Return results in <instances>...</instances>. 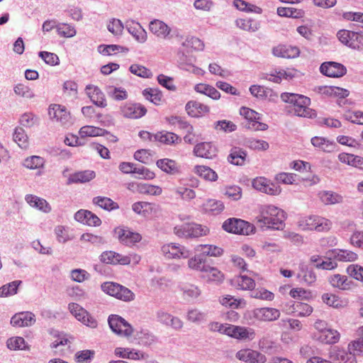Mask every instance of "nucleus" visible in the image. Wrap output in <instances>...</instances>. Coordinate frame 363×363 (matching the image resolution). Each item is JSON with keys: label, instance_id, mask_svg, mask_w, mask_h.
Segmentation results:
<instances>
[{"label": "nucleus", "instance_id": "obj_1", "mask_svg": "<svg viewBox=\"0 0 363 363\" xmlns=\"http://www.w3.org/2000/svg\"><path fill=\"white\" fill-rule=\"evenodd\" d=\"M285 213L273 205H262L256 216L257 223L261 228L281 230L284 225Z\"/></svg>", "mask_w": 363, "mask_h": 363}, {"label": "nucleus", "instance_id": "obj_2", "mask_svg": "<svg viewBox=\"0 0 363 363\" xmlns=\"http://www.w3.org/2000/svg\"><path fill=\"white\" fill-rule=\"evenodd\" d=\"M281 99L283 101L292 104L296 116L311 118L316 116L315 111L309 108L310 98L301 94L286 92L281 94Z\"/></svg>", "mask_w": 363, "mask_h": 363}, {"label": "nucleus", "instance_id": "obj_3", "mask_svg": "<svg viewBox=\"0 0 363 363\" xmlns=\"http://www.w3.org/2000/svg\"><path fill=\"white\" fill-rule=\"evenodd\" d=\"M298 225L303 230L324 232L328 231L331 228L332 222L324 217L309 216L301 218L298 222Z\"/></svg>", "mask_w": 363, "mask_h": 363}, {"label": "nucleus", "instance_id": "obj_4", "mask_svg": "<svg viewBox=\"0 0 363 363\" xmlns=\"http://www.w3.org/2000/svg\"><path fill=\"white\" fill-rule=\"evenodd\" d=\"M174 233L180 238H199L209 233V229L197 223H184L174 228Z\"/></svg>", "mask_w": 363, "mask_h": 363}, {"label": "nucleus", "instance_id": "obj_5", "mask_svg": "<svg viewBox=\"0 0 363 363\" xmlns=\"http://www.w3.org/2000/svg\"><path fill=\"white\" fill-rule=\"evenodd\" d=\"M101 289L106 294L123 301H131L134 294L128 288L114 282H105L101 284Z\"/></svg>", "mask_w": 363, "mask_h": 363}, {"label": "nucleus", "instance_id": "obj_6", "mask_svg": "<svg viewBox=\"0 0 363 363\" xmlns=\"http://www.w3.org/2000/svg\"><path fill=\"white\" fill-rule=\"evenodd\" d=\"M339 40L344 45L352 48H363V33L348 30H341L337 33Z\"/></svg>", "mask_w": 363, "mask_h": 363}, {"label": "nucleus", "instance_id": "obj_7", "mask_svg": "<svg viewBox=\"0 0 363 363\" xmlns=\"http://www.w3.org/2000/svg\"><path fill=\"white\" fill-rule=\"evenodd\" d=\"M108 322L114 333L123 337H130L133 335V327L122 317L118 315H111Z\"/></svg>", "mask_w": 363, "mask_h": 363}, {"label": "nucleus", "instance_id": "obj_8", "mask_svg": "<svg viewBox=\"0 0 363 363\" xmlns=\"http://www.w3.org/2000/svg\"><path fill=\"white\" fill-rule=\"evenodd\" d=\"M240 113L247 120V123L245 125L246 128L253 130H265L268 128V125L266 123L259 121L261 120L260 114L254 110L242 107Z\"/></svg>", "mask_w": 363, "mask_h": 363}, {"label": "nucleus", "instance_id": "obj_9", "mask_svg": "<svg viewBox=\"0 0 363 363\" xmlns=\"http://www.w3.org/2000/svg\"><path fill=\"white\" fill-rule=\"evenodd\" d=\"M132 259L135 263H138L140 260V257L137 255H123L113 251L104 252L100 256V260L102 262L111 264H129Z\"/></svg>", "mask_w": 363, "mask_h": 363}, {"label": "nucleus", "instance_id": "obj_10", "mask_svg": "<svg viewBox=\"0 0 363 363\" xmlns=\"http://www.w3.org/2000/svg\"><path fill=\"white\" fill-rule=\"evenodd\" d=\"M68 308L70 313L85 325L91 328L97 327V320L78 303H71L69 304Z\"/></svg>", "mask_w": 363, "mask_h": 363}, {"label": "nucleus", "instance_id": "obj_11", "mask_svg": "<svg viewBox=\"0 0 363 363\" xmlns=\"http://www.w3.org/2000/svg\"><path fill=\"white\" fill-rule=\"evenodd\" d=\"M223 228L228 233L242 235H248L252 230V226L249 223L235 218L226 220Z\"/></svg>", "mask_w": 363, "mask_h": 363}, {"label": "nucleus", "instance_id": "obj_12", "mask_svg": "<svg viewBox=\"0 0 363 363\" xmlns=\"http://www.w3.org/2000/svg\"><path fill=\"white\" fill-rule=\"evenodd\" d=\"M252 186L256 190L271 196H277L281 192V189L278 184L262 177L254 179Z\"/></svg>", "mask_w": 363, "mask_h": 363}, {"label": "nucleus", "instance_id": "obj_13", "mask_svg": "<svg viewBox=\"0 0 363 363\" xmlns=\"http://www.w3.org/2000/svg\"><path fill=\"white\" fill-rule=\"evenodd\" d=\"M162 252L167 259H186L191 255L190 251L186 247L176 243L164 245L162 247Z\"/></svg>", "mask_w": 363, "mask_h": 363}, {"label": "nucleus", "instance_id": "obj_14", "mask_svg": "<svg viewBox=\"0 0 363 363\" xmlns=\"http://www.w3.org/2000/svg\"><path fill=\"white\" fill-rule=\"evenodd\" d=\"M320 71L327 77L338 78L346 74L347 69L343 65L338 62H325L320 65Z\"/></svg>", "mask_w": 363, "mask_h": 363}, {"label": "nucleus", "instance_id": "obj_15", "mask_svg": "<svg viewBox=\"0 0 363 363\" xmlns=\"http://www.w3.org/2000/svg\"><path fill=\"white\" fill-rule=\"evenodd\" d=\"M121 113L125 118L137 119L145 116L147 109L141 104H125L121 107Z\"/></svg>", "mask_w": 363, "mask_h": 363}, {"label": "nucleus", "instance_id": "obj_16", "mask_svg": "<svg viewBox=\"0 0 363 363\" xmlns=\"http://www.w3.org/2000/svg\"><path fill=\"white\" fill-rule=\"evenodd\" d=\"M236 357L247 363H265L267 361L264 354L251 349L240 350L236 353Z\"/></svg>", "mask_w": 363, "mask_h": 363}, {"label": "nucleus", "instance_id": "obj_17", "mask_svg": "<svg viewBox=\"0 0 363 363\" xmlns=\"http://www.w3.org/2000/svg\"><path fill=\"white\" fill-rule=\"evenodd\" d=\"M150 30L160 39L170 40L172 38L171 28L160 20H154L150 22Z\"/></svg>", "mask_w": 363, "mask_h": 363}, {"label": "nucleus", "instance_id": "obj_18", "mask_svg": "<svg viewBox=\"0 0 363 363\" xmlns=\"http://www.w3.org/2000/svg\"><path fill=\"white\" fill-rule=\"evenodd\" d=\"M48 115L52 120H55L62 125L68 123L70 119L69 113L65 107L59 104L50 105Z\"/></svg>", "mask_w": 363, "mask_h": 363}, {"label": "nucleus", "instance_id": "obj_19", "mask_svg": "<svg viewBox=\"0 0 363 363\" xmlns=\"http://www.w3.org/2000/svg\"><path fill=\"white\" fill-rule=\"evenodd\" d=\"M128 189L139 194L151 196H160L162 193L160 186L145 183H131L129 184Z\"/></svg>", "mask_w": 363, "mask_h": 363}, {"label": "nucleus", "instance_id": "obj_20", "mask_svg": "<svg viewBox=\"0 0 363 363\" xmlns=\"http://www.w3.org/2000/svg\"><path fill=\"white\" fill-rule=\"evenodd\" d=\"M159 206L152 203L139 201L134 203L132 206L133 211L143 217L148 218L155 216L158 211Z\"/></svg>", "mask_w": 363, "mask_h": 363}, {"label": "nucleus", "instance_id": "obj_21", "mask_svg": "<svg viewBox=\"0 0 363 363\" xmlns=\"http://www.w3.org/2000/svg\"><path fill=\"white\" fill-rule=\"evenodd\" d=\"M329 357L336 363H357L354 354L340 348L333 349L329 353Z\"/></svg>", "mask_w": 363, "mask_h": 363}, {"label": "nucleus", "instance_id": "obj_22", "mask_svg": "<svg viewBox=\"0 0 363 363\" xmlns=\"http://www.w3.org/2000/svg\"><path fill=\"white\" fill-rule=\"evenodd\" d=\"M253 316L260 321H274L280 317V311L274 308H255L252 311Z\"/></svg>", "mask_w": 363, "mask_h": 363}, {"label": "nucleus", "instance_id": "obj_23", "mask_svg": "<svg viewBox=\"0 0 363 363\" xmlns=\"http://www.w3.org/2000/svg\"><path fill=\"white\" fill-rule=\"evenodd\" d=\"M35 322V315L29 311L16 313L11 319V324L15 327H29Z\"/></svg>", "mask_w": 363, "mask_h": 363}, {"label": "nucleus", "instance_id": "obj_24", "mask_svg": "<svg viewBox=\"0 0 363 363\" xmlns=\"http://www.w3.org/2000/svg\"><path fill=\"white\" fill-rule=\"evenodd\" d=\"M86 93L96 106L101 108L107 106L105 95L98 86L92 84L87 85Z\"/></svg>", "mask_w": 363, "mask_h": 363}, {"label": "nucleus", "instance_id": "obj_25", "mask_svg": "<svg viewBox=\"0 0 363 363\" xmlns=\"http://www.w3.org/2000/svg\"><path fill=\"white\" fill-rule=\"evenodd\" d=\"M194 152L196 156L213 159L217 155V149L211 143H201L197 144L194 148Z\"/></svg>", "mask_w": 363, "mask_h": 363}, {"label": "nucleus", "instance_id": "obj_26", "mask_svg": "<svg viewBox=\"0 0 363 363\" xmlns=\"http://www.w3.org/2000/svg\"><path fill=\"white\" fill-rule=\"evenodd\" d=\"M300 50L296 46L279 45L272 49V54L278 57L294 58L299 55Z\"/></svg>", "mask_w": 363, "mask_h": 363}, {"label": "nucleus", "instance_id": "obj_27", "mask_svg": "<svg viewBox=\"0 0 363 363\" xmlns=\"http://www.w3.org/2000/svg\"><path fill=\"white\" fill-rule=\"evenodd\" d=\"M179 291L182 298L187 301H192L198 298L201 294L200 288L193 284L184 283L179 285Z\"/></svg>", "mask_w": 363, "mask_h": 363}, {"label": "nucleus", "instance_id": "obj_28", "mask_svg": "<svg viewBox=\"0 0 363 363\" xmlns=\"http://www.w3.org/2000/svg\"><path fill=\"white\" fill-rule=\"evenodd\" d=\"M251 94L258 99L274 101L278 97V94L272 89L259 85H252L250 87Z\"/></svg>", "mask_w": 363, "mask_h": 363}, {"label": "nucleus", "instance_id": "obj_29", "mask_svg": "<svg viewBox=\"0 0 363 363\" xmlns=\"http://www.w3.org/2000/svg\"><path fill=\"white\" fill-rule=\"evenodd\" d=\"M118 240L126 245H133L140 241L142 237L138 233L130 231L129 229L118 228L116 230Z\"/></svg>", "mask_w": 363, "mask_h": 363}, {"label": "nucleus", "instance_id": "obj_30", "mask_svg": "<svg viewBox=\"0 0 363 363\" xmlns=\"http://www.w3.org/2000/svg\"><path fill=\"white\" fill-rule=\"evenodd\" d=\"M298 268L299 272L297 274V277L300 281L311 285L316 281V275L311 266L304 263H301Z\"/></svg>", "mask_w": 363, "mask_h": 363}, {"label": "nucleus", "instance_id": "obj_31", "mask_svg": "<svg viewBox=\"0 0 363 363\" xmlns=\"http://www.w3.org/2000/svg\"><path fill=\"white\" fill-rule=\"evenodd\" d=\"M328 281L333 287L343 291L351 289L353 285V282L347 277L339 274L330 276Z\"/></svg>", "mask_w": 363, "mask_h": 363}, {"label": "nucleus", "instance_id": "obj_32", "mask_svg": "<svg viewBox=\"0 0 363 363\" xmlns=\"http://www.w3.org/2000/svg\"><path fill=\"white\" fill-rule=\"evenodd\" d=\"M26 202L32 207L36 208L44 213H49L51 207L47 201L37 196L28 194L26 196Z\"/></svg>", "mask_w": 363, "mask_h": 363}, {"label": "nucleus", "instance_id": "obj_33", "mask_svg": "<svg viewBox=\"0 0 363 363\" xmlns=\"http://www.w3.org/2000/svg\"><path fill=\"white\" fill-rule=\"evenodd\" d=\"M232 284L238 289L252 290L255 286V281L247 275H240L232 279Z\"/></svg>", "mask_w": 363, "mask_h": 363}, {"label": "nucleus", "instance_id": "obj_34", "mask_svg": "<svg viewBox=\"0 0 363 363\" xmlns=\"http://www.w3.org/2000/svg\"><path fill=\"white\" fill-rule=\"evenodd\" d=\"M318 196L325 205H334L343 201V197L340 194L331 191H322Z\"/></svg>", "mask_w": 363, "mask_h": 363}, {"label": "nucleus", "instance_id": "obj_35", "mask_svg": "<svg viewBox=\"0 0 363 363\" xmlns=\"http://www.w3.org/2000/svg\"><path fill=\"white\" fill-rule=\"evenodd\" d=\"M247 157V152L242 149L235 147L231 149L228 160L235 165H243Z\"/></svg>", "mask_w": 363, "mask_h": 363}, {"label": "nucleus", "instance_id": "obj_36", "mask_svg": "<svg viewBox=\"0 0 363 363\" xmlns=\"http://www.w3.org/2000/svg\"><path fill=\"white\" fill-rule=\"evenodd\" d=\"M186 111L191 117H198L201 113H207L209 108L196 101H190L186 104Z\"/></svg>", "mask_w": 363, "mask_h": 363}, {"label": "nucleus", "instance_id": "obj_37", "mask_svg": "<svg viewBox=\"0 0 363 363\" xmlns=\"http://www.w3.org/2000/svg\"><path fill=\"white\" fill-rule=\"evenodd\" d=\"M95 177V172L91 170H85L76 172L68 179V184L86 183L90 182Z\"/></svg>", "mask_w": 363, "mask_h": 363}, {"label": "nucleus", "instance_id": "obj_38", "mask_svg": "<svg viewBox=\"0 0 363 363\" xmlns=\"http://www.w3.org/2000/svg\"><path fill=\"white\" fill-rule=\"evenodd\" d=\"M203 209L205 212L218 215L224 210V203L220 200L210 199L203 203Z\"/></svg>", "mask_w": 363, "mask_h": 363}, {"label": "nucleus", "instance_id": "obj_39", "mask_svg": "<svg viewBox=\"0 0 363 363\" xmlns=\"http://www.w3.org/2000/svg\"><path fill=\"white\" fill-rule=\"evenodd\" d=\"M194 172L207 181L216 182L218 179L217 173L207 166L196 165L194 167Z\"/></svg>", "mask_w": 363, "mask_h": 363}, {"label": "nucleus", "instance_id": "obj_40", "mask_svg": "<svg viewBox=\"0 0 363 363\" xmlns=\"http://www.w3.org/2000/svg\"><path fill=\"white\" fill-rule=\"evenodd\" d=\"M178 140L179 136L177 134L166 130L158 132L154 135L155 141H158L165 145H173L177 143Z\"/></svg>", "mask_w": 363, "mask_h": 363}, {"label": "nucleus", "instance_id": "obj_41", "mask_svg": "<svg viewBox=\"0 0 363 363\" xmlns=\"http://www.w3.org/2000/svg\"><path fill=\"white\" fill-rule=\"evenodd\" d=\"M235 24L239 28L252 33L256 32L260 27L258 21L251 18H238Z\"/></svg>", "mask_w": 363, "mask_h": 363}, {"label": "nucleus", "instance_id": "obj_42", "mask_svg": "<svg viewBox=\"0 0 363 363\" xmlns=\"http://www.w3.org/2000/svg\"><path fill=\"white\" fill-rule=\"evenodd\" d=\"M203 277L206 279L208 281L219 283L223 281L224 275L217 268L208 265L206 269H204Z\"/></svg>", "mask_w": 363, "mask_h": 363}, {"label": "nucleus", "instance_id": "obj_43", "mask_svg": "<svg viewBox=\"0 0 363 363\" xmlns=\"http://www.w3.org/2000/svg\"><path fill=\"white\" fill-rule=\"evenodd\" d=\"M312 145L321 149L324 152H331L334 150L335 144L329 140L323 138L315 136L311 138Z\"/></svg>", "mask_w": 363, "mask_h": 363}, {"label": "nucleus", "instance_id": "obj_44", "mask_svg": "<svg viewBox=\"0 0 363 363\" xmlns=\"http://www.w3.org/2000/svg\"><path fill=\"white\" fill-rule=\"evenodd\" d=\"M340 335L336 330L328 329L320 333L318 340L325 344H335L340 340Z\"/></svg>", "mask_w": 363, "mask_h": 363}, {"label": "nucleus", "instance_id": "obj_45", "mask_svg": "<svg viewBox=\"0 0 363 363\" xmlns=\"http://www.w3.org/2000/svg\"><path fill=\"white\" fill-rule=\"evenodd\" d=\"M157 166L166 173L174 174L179 172L178 166L175 161L169 159H161L157 161Z\"/></svg>", "mask_w": 363, "mask_h": 363}, {"label": "nucleus", "instance_id": "obj_46", "mask_svg": "<svg viewBox=\"0 0 363 363\" xmlns=\"http://www.w3.org/2000/svg\"><path fill=\"white\" fill-rule=\"evenodd\" d=\"M45 164V160L43 157L37 155L28 157L23 162V167L29 169L43 168Z\"/></svg>", "mask_w": 363, "mask_h": 363}, {"label": "nucleus", "instance_id": "obj_47", "mask_svg": "<svg viewBox=\"0 0 363 363\" xmlns=\"http://www.w3.org/2000/svg\"><path fill=\"white\" fill-rule=\"evenodd\" d=\"M186 318L188 321L195 324H201L206 320V314L196 308L187 311Z\"/></svg>", "mask_w": 363, "mask_h": 363}, {"label": "nucleus", "instance_id": "obj_48", "mask_svg": "<svg viewBox=\"0 0 363 363\" xmlns=\"http://www.w3.org/2000/svg\"><path fill=\"white\" fill-rule=\"evenodd\" d=\"M194 90L198 93L205 94L215 100L220 97V92L213 86L208 84H198L195 86Z\"/></svg>", "mask_w": 363, "mask_h": 363}, {"label": "nucleus", "instance_id": "obj_49", "mask_svg": "<svg viewBox=\"0 0 363 363\" xmlns=\"http://www.w3.org/2000/svg\"><path fill=\"white\" fill-rule=\"evenodd\" d=\"M93 203L106 211H112L119 208L117 203L105 196H96L93 199Z\"/></svg>", "mask_w": 363, "mask_h": 363}, {"label": "nucleus", "instance_id": "obj_50", "mask_svg": "<svg viewBox=\"0 0 363 363\" xmlns=\"http://www.w3.org/2000/svg\"><path fill=\"white\" fill-rule=\"evenodd\" d=\"M233 6L240 11L248 13L260 14L262 12V9L260 7L250 4L244 0H234Z\"/></svg>", "mask_w": 363, "mask_h": 363}, {"label": "nucleus", "instance_id": "obj_51", "mask_svg": "<svg viewBox=\"0 0 363 363\" xmlns=\"http://www.w3.org/2000/svg\"><path fill=\"white\" fill-rule=\"evenodd\" d=\"M128 32L135 38V39L140 43H145L147 40V33L139 23L135 26L127 27Z\"/></svg>", "mask_w": 363, "mask_h": 363}, {"label": "nucleus", "instance_id": "obj_52", "mask_svg": "<svg viewBox=\"0 0 363 363\" xmlns=\"http://www.w3.org/2000/svg\"><path fill=\"white\" fill-rule=\"evenodd\" d=\"M105 133H106L105 130L91 125L83 126L79 131V134L82 138L104 135Z\"/></svg>", "mask_w": 363, "mask_h": 363}, {"label": "nucleus", "instance_id": "obj_53", "mask_svg": "<svg viewBox=\"0 0 363 363\" xmlns=\"http://www.w3.org/2000/svg\"><path fill=\"white\" fill-rule=\"evenodd\" d=\"M196 250L201 252L203 255L213 257L220 256L223 252L220 247L211 245H199L196 247Z\"/></svg>", "mask_w": 363, "mask_h": 363}, {"label": "nucleus", "instance_id": "obj_54", "mask_svg": "<svg viewBox=\"0 0 363 363\" xmlns=\"http://www.w3.org/2000/svg\"><path fill=\"white\" fill-rule=\"evenodd\" d=\"M333 254L337 260L342 262H353L357 259V255L350 250H335Z\"/></svg>", "mask_w": 363, "mask_h": 363}, {"label": "nucleus", "instance_id": "obj_55", "mask_svg": "<svg viewBox=\"0 0 363 363\" xmlns=\"http://www.w3.org/2000/svg\"><path fill=\"white\" fill-rule=\"evenodd\" d=\"M338 159L341 162L353 167H357L362 164V157L349 153L342 152L339 154Z\"/></svg>", "mask_w": 363, "mask_h": 363}, {"label": "nucleus", "instance_id": "obj_56", "mask_svg": "<svg viewBox=\"0 0 363 363\" xmlns=\"http://www.w3.org/2000/svg\"><path fill=\"white\" fill-rule=\"evenodd\" d=\"M322 299L327 305L335 308H343L346 305L337 296L332 294H324Z\"/></svg>", "mask_w": 363, "mask_h": 363}, {"label": "nucleus", "instance_id": "obj_57", "mask_svg": "<svg viewBox=\"0 0 363 363\" xmlns=\"http://www.w3.org/2000/svg\"><path fill=\"white\" fill-rule=\"evenodd\" d=\"M56 30L57 34L64 38H72L77 33L75 28L68 23H59L56 26Z\"/></svg>", "mask_w": 363, "mask_h": 363}, {"label": "nucleus", "instance_id": "obj_58", "mask_svg": "<svg viewBox=\"0 0 363 363\" xmlns=\"http://www.w3.org/2000/svg\"><path fill=\"white\" fill-rule=\"evenodd\" d=\"M21 281H13L0 287V297H6L17 293L18 287Z\"/></svg>", "mask_w": 363, "mask_h": 363}, {"label": "nucleus", "instance_id": "obj_59", "mask_svg": "<svg viewBox=\"0 0 363 363\" xmlns=\"http://www.w3.org/2000/svg\"><path fill=\"white\" fill-rule=\"evenodd\" d=\"M277 14L283 17L299 18L303 17V11L294 8L279 7L277 9Z\"/></svg>", "mask_w": 363, "mask_h": 363}, {"label": "nucleus", "instance_id": "obj_60", "mask_svg": "<svg viewBox=\"0 0 363 363\" xmlns=\"http://www.w3.org/2000/svg\"><path fill=\"white\" fill-rule=\"evenodd\" d=\"M235 338L239 340H253L255 337V331L251 328L238 326L236 329Z\"/></svg>", "mask_w": 363, "mask_h": 363}, {"label": "nucleus", "instance_id": "obj_61", "mask_svg": "<svg viewBox=\"0 0 363 363\" xmlns=\"http://www.w3.org/2000/svg\"><path fill=\"white\" fill-rule=\"evenodd\" d=\"M213 128L218 131H223L225 133H231L235 131L237 125L232 121L222 120L214 123Z\"/></svg>", "mask_w": 363, "mask_h": 363}, {"label": "nucleus", "instance_id": "obj_62", "mask_svg": "<svg viewBox=\"0 0 363 363\" xmlns=\"http://www.w3.org/2000/svg\"><path fill=\"white\" fill-rule=\"evenodd\" d=\"M143 96L155 105H158L162 99V94L157 89H145L143 91Z\"/></svg>", "mask_w": 363, "mask_h": 363}, {"label": "nucleus", "instance_id": "obj_63", "mask_svg": "<svg viewBox=\"0 0 363 363\" xmlns=\"http://www.w3.org/2000/svg\"><path fill=\"white\" fill-rule=\"evenodd\" d=\"M13 140L21 147L25 148L28 146V136L22 128L15 129Z\"/></svg>", "mask_w": 363, "mask_h": 363}, {"label": "nucleus", "instance_id": "obj_64", "mask_svg": "<svg viewBox=\"0 0 363 363\" xmlns=\"http://www.w3.org/2000/svg\"><path fill=\"white\" fill-rule=\"evenodd\" d=\"M357 332L360 337L350 342L348 345V348L350 350L363 353V325L358 328Z\"/></svg>", "mask_w": 363, "mask_h": 363}]
</instances>
